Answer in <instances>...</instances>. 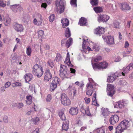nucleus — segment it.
<instances>
[{
	"mask_svg": "<svg viewBox=\"0 0 133 133\" xmlns=\"http://www.w3.org/2000/svg\"><path fill=\"white\" fill-rule=\"evenodd\" d=\"M61 22L62 24V27L64 28L66 26H68L69 25V21L67 18L62 19Z\"/></svg>",
	"mask_w": 133,
	"mask_h": 133,
	"instance_id": "obj_25",
	"label": "nucleus"
},
{
	"mask_svg": "<svg viewBox=\"0 0 133 133\" xmlns=\"http://www.w3.org/2000/svg\"><path fill=\"white\" fill-rule=\"evenodd\" d=\"M118 83L121 86L125 85L127 84V82L125 81L121 80L119 81Z\"/></svg>",
	"mask_w": 133,
	"mask_h": 133,
	"instance_id": "obj_42",
	"label": "nucleus"
},
{
	"mask_svg": "<svg viewBox=\"0 0 133 133\" xmlns=\"http://www.w3.org/2000/svg\"><path fill=\"white\" fill-rule=\"evenodd\" d=\"M11 22V19L9 17L7 18L4 21V24L6 26H8L10 25Z\"/></svg>",
	"mask_w": 133,
	"mask_h": 133,
	"instance_id": "obj_32",
	"label": "nucleus"
},
{
	"mask_svg": "<svg viewBox=\"0 0 133 133\" xmlns=\"http://www.w3.org/2000/svg\"><path fill=\"white\" fill-rule=\"evenodd\" d=\"M92 64L95 70H96L97 69H106L108 65V63L105 62H101L100 63H95L94 64L92 63Z\"/></svg>",
	"mask_w": 133,
	"mask_h": 133,
	"instance_id": "obj_5",
	"label": "nucleus"
},
{
	"mask_svg": "<svg viewBox=\"0 0 133 133\" xmlns=\"http://www.w3.org/2000/svg\"><path fill=\"white\" fill-rule=\"evenodd\" d=\"M90 3L92 5H96L98 4V0H91Z\"/></svg>",
	"mask_w": 133,
	"mask_h": 133,
	"instance_id": "obj_43",
	"label": "nucleus"
},
{
	"mask_svg": "<svg viewBox=\"0 0 133 133\" xmlns=\"http://www.w3.org/2000/svg\"><path fill=\"white\" fill-rule=\"evenodd\" d=\"M86 89H89L93 90L94 89L93 87V84H92L91 83H88L86 86Z\"/></svg>",
	"mask_w": 133,
	"mask_h": 133,
	"instance_id": "obj_31",
	"label": "nucleus"
},
{
	"mask_svg": "<svg viewBox=\"0 0 133 133\" xmlns=\"http://www.w3.org/2000/svg\"><path fill=\"white\" fill-rule=\"evenodd\" d=\"M65 4V2L64 0H56V2L57 8V10L60 14L64 11V5Z\"/></svg>",
	"mask_w": 133,
	"mask_h": 133,
	"instance_id": "obj_3",
	"label": "nucleus"
},
{
	"mask_svg": "<svg viewBox=\"0 0 133 133\" xmlns=\"http://www.w3.org/2000/svg\"><path fill=\"white\" fill-rule=\"evenodd\" d=\"M85 102L87 104H88L90 102V98H88L87 97H85L84 98Z\"/></svg>",
	"mask_w": 133,
	"mask_h": 133,
	"instance_id": "obj_59",
	"label": "nucleus"
},
{
	"mask_svg": "<svg viewBox=\"0 0 133 133\" xmlns=\"http://www.w3.org/2000/svg\"><path fill=\"white\" fill-rule=\"evenodd\" d=\"M102 57L101 56H97L94 59V61L95 62H97L98 61H100L102 59Z\"/></svg>",
	"mask_w": 133,
	"mask_h": 133,
	"instance_id": "obj_53",
	"label": "nucleus"
},
{
	"mask_svg": "<svg viewBox=\"0 0 133 133\" xmlns=\"http://www.w3.org/2000/svg\"><path fill=\"white\" fill-rule=\"evenodd\" d=\"M87 23V20L84 18L81 17L79 21L78 24L81 26H84L86 25Z\"/></svg>",
	"mask_w": 133,
	"mask_h": 133,
	"instance_id": "obj_24",
	"label": "nucleus"
},
{
	"mask_svg": "<svg viewBox=\"0 0 133 133\" xmlns=\"http://www.w3.org/2000/svg\"><path fill=\"white\" fill-rule=\"evenodd\" d=\"M113 25L114 27L115 28H119V23L117 21H115L114 22Z\"/></svg>",
	"mask_w": 133,
	"mask_h": 133,
	"instance_id": "obj_39",
	"label": "nucleus"
},
{
	"mask_svg": "<svg viewBox=\"0 0 133 133\" xmlns=\"http://www.w3.org/2000/svg\"><path fill=\"white\" fill-rule=\"evenodd\" d=\"M68 68L67 66L61 65L59 70L60 76L62 78H68L69 77V75L68 72H67Z\"/></svg>",
	"mask_w": 133,
	"mask_h": 133,
	"instance_id": "obj_2",
	"label": "nucleus"
},
{
	"mask_svg": "<svg viewBox=\"0 0 133 133\" xmlns=\"http://www.w3.org/2000/svg\"><path fill=\"white\" fill-rule=\"evenodd\" d=\"M92 49L96 51H98L99 49V47L97 45H95L93 47Z\"/></svg>",
	"mask_w": 133,
	"mask_h": 133,
	"instance_id": "obj_56",
	"label": "nucleus"
},
{
	"mask_svg": "<svg viewBox=\"0 0 133 133\" xmlns=\"http://www.w3.org/2000/svg\"><path fill=\"white\" fill-rule=\"evenodd\" d=\"M70 4L73 6L76 7L77 6L76 0H71Z\"/></svg>",
	"mask_w": 133,
	"mask_h": 133,
	"instance_id": "obj_45",
	"label": "nucleus"
},
{
	"mask_svg": "<svg viewBox=\"0 0 133 133\" xmlns=\"http://www.w3.org/2000/svg\"><path fill=\"white\" fill-rule=\"evenodd\" d=\"M107 6L108 8H110L111 9H112L113 8V5L111 3H108L107 4Z\"/></svg>",
	"mask_w": 133,
	"mask_h": 133,
	"instance_id": "obj_61",
	"label": "nucleus"
},
{
	"mask_svg": "<svg viewBox=\"0 0 133 133\" xmlns=\"http://www.w3.org/2000/svg\"><path fill=\"white\" fill-rule=\"evenodd\" d=\"M84 112H85L86 114L88 116H90L91 115V114L89 111V108L88 107H87L85 110H84Z\"/></svg>",
	"mask_w": 133,
	"mask_h": 133,
	"instance_id": "obj_49",
	"label": "nucleus"
},
{
	"mask_svg": "<svg viewBox=\"0 0 133 133\" xmlns=\"http://www.w3.org/2000/svg\"><path fill=\"white\" fill-rule=\"evenodd\" d=\"M3 121L5 123H8V117L6 116L4 117L3 119Z\"/></svg>",
	"mask_w": 133,
	"mask_h": 133,
	"instance_id": "obj_58",
	"label": "nucleus"
},
{
	"mask_svg": "<svg viewBox=\"0 0 133 133\" xmlns=\"http://www.w3.org/2000/svg\"><path fill=\"white\" fill-rule=\"evenodd\" d=\"M44 49L46 50H49L50 49V46L47 44H45L44 46Z\"/></svg>",
	"mask_w": 133,
	"mask_h": 133,
	"instance_id": "obj_62",
	"label": "nucleus"
},
{
	"mask_svg": "<svg viewBox=\"0 0 133 133\" xmlns=\"http://www.w3.org/2000/svg\"><path fill=\"white\" fill-rule=\"evenodd\" d=\"M94 9L96 13H100L103 11L102 8L100 7H95L94 8Z\"/></svg>",
	"mask_w": 133,
	"mask_h": 133,
	"instance_id": "obj_36",
	"label": "nucleus"
},
{
	"mask_svg": "<svg viewBox=\"0 0 133 133\" xmlns=\"http://www.w3.org/2000/svg\"><path fill=\"white\" fill-rule=\"evenodd\" d=\"M31 52L32 50L31 48L29 47H28L26 49V53L27 55L28 56H31Z\"/></svg>",
	"mask_w": 133,
	"mask_h": 133,
	"instance_id": "obj_40",
	"label": "nucleus"
},
{
	"mask_svg": "<svg viewBox=\"0 0 133 133\" xmlns=\"http://www.w3.org/2000/svg\"><path fill=\"white\" fill-rule=\"evenodd\" d=\"M10 8L15 12H17L19 11H20L23 10L22 7L18 4H16L11 5Z\"/></svg>",
	"mask_w": 133,
	"mask_h": 133,
	"instance_id": "obj_9",
	"label": "nucleus"
},
{
	"mask_svg": "<svg viewBox=\"0 0 133 133\" xmlns=\"http://www.w3.org/2000/svg\"><path fill=\"white\" fill-rule=\"evenodd\" d=\"M39 121V118L38 117H36L34 119L33 121L34 124H36L38 123Z\"/></svg>",
	"mask_w": 133,
	"mask_h": 133,
	"instance_id": "obj_55",
	"label": "nucleus"
},
{
	"mask_svg": "<svg viewBox=\"0 0 133 133\" xmlns=\"http://www.w3.org/2000/svg\"><path fill=\"white\" fill-rule=\"evenodd\" d=\"M60 98L62 103L64 105H69L70 104V100L65 93L61 94Z\"/></svg>",
	"mask_w": 133,
	"mask_h": 133,
	"instance_id": "obj_4",
	"label": "nucleus"
},
{
	"mask_svg": "<svg viewBox=\"0 0 133 133\" xmlns=\"http://www.w3.org/2000/svg\"><path fill=\"white\" fill-rule=\"evenodd\" d=\"M62 59V57L61 55L59 53H58L56 57L55 60L57 62H59Z\"/></svg>",
	"mask_w": 133,
	"mask_h": 133,
	"instance_id": "obj_41",
	"label": "nucleus"
},
{
	"mask_svg": "<svg viewBox=\"0 0 133 133\" xmlns=\"http://www.w3.org/2000/svg\"><path fill=\"white\" fill-rule=\"evenodd\" d=\"M121 60V58L120 57H119L117 56L116 58L114 61L116 62H119Z\"/></svg>",
	"mask_w": 133,
	"mask_h": 133,
	"instance_id": "obj_64",
	"label": "nucleus"
},
{
	"mask_svg": "<svg viewBox=\"0 0 133 133\" xmlns=\"http://www.w3.org/2000/svg\"><path fill=\"white\" fill-rule=\"evenodd\" d=\"M109 16L105 15H100L98 17V20L99 22L102 21L103 22H106L109 19Z\"/></svg>",
	"mask_w": 133,
	"mask_h": 133,
	"instance_id": "obj_11",
	"label": "nucleus"
},
{
	"mask_svg": "<svg viewBox=\"0 0 133 133\" xmlns=\"http://www.w3.org/2000/svg\"><path fill=\"white\" fill-rule=\"evenodd\" d=\"M24 77L26 82L28 83L32 79L33 75L29 73L25 74Z\"/></svg>",
	"mask_w": 133,
	"mask_h": 133,
	"instance_id": "obj_22",
	"label": "nucleus"
},
{
	"mask_svg": "<svg viewBox=\"0 0 133 133\" xmlns=\"http://www.w3.org/2000/svg\"><path fill=\"white\" fill-rule=\"evenodd\" d=\"M115 92L114 86L111 84H107V92L109 96L112 97Z\"/></svg>",
	"mask_w": 133,
	"mask_h": 133,
	"instance_id": "obj_7",
	"label": "nucleus"
},
{
	"mask_svg": "<svg viewBox=\"0 0 133 133\" xmlns=\"http://www.w3.org/2000/svg\"><path fill=\"white\" fill-rule=\"evenodd\" d=\"M97 133H105V130L104 129L101 128H99L97 129Z\"/></svg>",
	"mask_w": 133,
	"mask_h": 133,
	"instance_id": "obj_46",
	"label": "nucleus"
},
{
	"mask_svg": "<svg viewBox=\"0 0 133 133\" xmlns=\"http://www.w3.org/2000/svg\"><path fill=\"white\" fill-rule=\"evenodd\" d=\"M51 99V97L50 95H48L46 98V101L47 102H49Z\"/></svg>",
	"mask_w": 133,
	"mask_h": 133,
	"instance_id": "obj_57",
	"label": "nucleus"
},
{
	"mask_svg": "<svg viewBox=\"0 0 133 133\" xmlns=\"http://www.w3.org/2000/svg\"><path fill=\"white\" fill-rule=\"evenodd\" d=\"M11 85V83L9 82H7L5 84V88H8Z\"/></svg>",
	"mask_w": 133,
	"mask_h": 133,
	"instance_id": "obj_63",
	"label": "nucleus"
},
{
	"mask_svg": "<svg viewBox=\"0 0 133 133\" xmlns=\"http://www.w3.org/2000/svg\"><path fill=\"white\" fill-rule=\"evenodd\" d=\"M133 68V64L131 63L124 69L123 72H122V75L124 76L125 73L128 72L130 70H132Z\"/></svg>",
	"mask_w": 133,
	"mask_h": 133,
	"instance_id": "obj_15",
	"label": "nucleus"
},
{
	"mask_svg": "<svg viewBox=\"0 0 133 133\" xmlns=\"http://www.w3.org/2000/svg\"><path fill=\"white\" fill-rule=\"evenodd\" d=\"M32 73L38 78H40L43 75V69L41 66H39L38 64H36L34 66Z\"/></svg>",
	"mask_w": 133,
	"mask_h": 133,
	"instance_id": "obj_1",
	"label": "nucleus"
},
{
	"mask_svg": "<svg viewBox=\"0 0 133 133\" xmlns=\"http://www.w3.org/2000/svg\"><path fill=\"white\" fill-rule=\"evenodd\" d=\"M26 102L28 105L32 103V97L31 95H28L26 96Z\"/></svg>",
	"mask_w": 133,
	"mask_h": 133,
	"instance_id": "obj_30",
	"label": "nucleus"
},
{
	"mask_svg": "<svg viewBox=\"0 0 133 133\" xmlns=\"http://www.w3.org/2000/svg\"><path fill=\"white\" fill-rule=\"evenodd\" d=\"M15 30L18 32H21L23 31L24 28L23 25L21 24L16 23L14 26Z\"/></svg>",
	"mask_w": 133,
	"mask_h": 133,
	"instance_id": "obj_13",
	"label": "nucleus"
},
{
	"mask_svg": "<svg viewBox=\"0 0 133 133\" xmlns=\"http://www.w3.org/2000/svg\"><path fill=\"white\" fill-rule=\"evenodd\" d=\"M38 36L39 37H42L44 35V32L42 30H41L38 31Z\"/></svg>",
	"mask_w": 133,
	"mask_h": 133,
	"instance_id": "obj_50",
	"label": "nucleus"
},
{
	"mask_svg": "<svg viewBox=\"0 0 133 133\" xmlns=\"http://www.w3.org/2000/svg\"><path fill=\"white\" fill-rule=\"evenodd\" d=\"M117 72H116L115 74H113L111 76H109V77L107 79L108 82H112L116 78L117 75V77H118L119 75H117Z\"/></svg>",
	"mask_w": 133,
	"mask_h": 133,
	"instance_id": "obj_17",
	"label": "nucleus"
},
{
	"mask_svg": "<svg viewBox=\"0 0 133 133\" xmlns=\"http://www.w3.org/2000/svg\"><path fill=\"white\" fill-rule=\"evenodd\" d=\"M109 114V111L108 109H103L102 110V114L104 117L108 116Z\"/></svg>",
	"mask_w": 133,
	"mask_h": 133,
	"instance_id": "obj_26",
	"label": "nucleus"
},
{
	"mask_svg": "<svg viewBox=\"0 0 133 133\" xmlns=\"http://www.w3.org/2000/svg\"><path fill=\"white\" fill-rule=\"evenodd\" d=\"M78 108H71L70 110L69 113L72 115H76L78 113Z\"/></svg>",
	"mask_w": 133,
	"mask_h": 133,
	"instance_id": "obj_19",
	"label": "nucleus"
},
{
	"mask_svg": "<svg viewBox=\"0 0 133 133\" xmlns=\"http://www.w3.org/2000/svg\"><path fill=\"white\" fill-rule=\"evenodd\" d=\"M119 125L122 127L123 129L124 130L126 129V127L125 126V124L122 122V121L120 123Z\"/></svg>",
	"mask_w": 133,
	"mask_h": 133,
	"instance_id": "obj_54",
	"label": "nucleus"
},
{
	"mask_svg": "<svg viewBox=\"0 0 133 133\" xmlns=\"http://www.w3.org/2000/svg\"><path fill=\"white\" fill-rule=\"evenodd\" d=\"M59 115L60 118L62 120H64L65 119L66 117L65 116L62 111H61L59 112Z\"/></svg>",
	"mask_w": 133,
	"mask_h": 133,
	"instance_id": "obj_34",
	"label": "nucleus"
},
{
	"mask_svg": "<svg viewBox=\"0 0 133 133\" xmlns=\"http://www.w3.org/2000/svg\"><path fill=\"white\" fill-rule=\"evenodd\" d=\"M36 18L38 20H40L41 21H42V17L41 15L39 14H36Z\"/></svg>",
	"mask_w": 133,
	"mask_h": 133,
	"instance_id": "obj_52",
	"label": "nucleus"
},
{
	"mask_svg": "<svg viewBox=\"0 0 133 133\" xmlns=\"http://www.w3.org/2000/svg\"><path fill=\"white\" fill-rule=\"evenodd\" d=\"M72 38H70L69 40L66 41L65 44L66 47L68 48L69 47L70 45L72 44Z\"/></svg>",
	"mask_w": 133,
	"mask_h": 133,
	"instance_id": "obj_33",
	"label": "nucleus"
},
{
	"mask_svg": "<svg viewBox=\"0 0 133 133\" xmlns=\"http://www.w3.org/2000/svg\"><path fill=\"white\" fill-rule=\"evenodd\" d=\"M65 34V37L67 38L71 36L69 28L68 27L66 29Z\"/></svg>",
	"mask_w": 133,
	"mask_h": 133,
	"instance_id": "obj_35",
	"label": "nucleus"
},
{
	"mask_svg": "<svg viewBox=\"0 0 133 133\" xmlns=\"http://www.w3.org/2000/svg\"><path fill=\"white\" fill-rule=\"evenodd\" d=\"M124 102L123 101H120L116 103L114 107L117 108H121L124 107Z\"/></svg>",
	"mask_w": 133,
	"mask_h": 133,
	"instance_id": "obj_21",
	"label": "nucleus"
},
{
	"mask_svg": "<svg viewBox=\"0 0 133 133\" xmlns=\"http://www.w3.org/2000/svg\"><path fill=\"white\" fill-rule=\"evenodd\" d=\"M104 32V29L101 27H99L96 29L94 33L95 34L99 35H100L101 34H103Z\"/></svg>",
	"mask_w": 133,
	"mask_h": 133,
	"instance_id": "obj_16",
	"label": "nucleus"
},
{
	"mask_svg": "<svg viewBox=\"0 0 133 133\" xmlns=\"http://www.w3.org/2000/svg\"><path fill=\"white\" fill-rule=\"evenodd\" d=\"M64 63L66 64L68 66L70 67H72L73 66L71 63L70 59V55L69 52L67 53L66 57Z\"/></svg>",
	"mask_w": 133,
	"mask_h": 133,
	"instance_id": "obj_20",
	"label": "nucleus"
},
{
	"mask_svg": "<svg viewBox=\"0 0 133 133\" xmlns=\"http://www.w3.org/2000/svg\"><path fill=\"white\" fill-rule=\"evenodd\" d=\"M14 104V106H15V105H16V106L17 107V108L19 109H20L22 108L24 106L23 103L22 102H18L17 104L15 103V104Z\"/></svg>",
	"mask_w": 133,
	"mask_h": 133,
	"instance_id": "obj_37",
	"label": "nucleus"
},
{
	"mask_svg": "<svg viewBox=\"0 0 133 133\" xmlns=\"http://www.w3.org/2000/svg\"><path fill=\"white\" fill-rule=\"evenodd\" d=\"M69 121L67 120H66L63 122L62 125V129L66 131H67L69 129Z\"/></svg>",
	"mask_w": 133,
	"mask_h": 133,
	"instance_id": "obj_18",
	"label": "nucleus"
},
{
	"mask_svg": "<svg viewBox=\"0 0 133 133\" xmlns=\"http://www.w3.org/2000/svg\"><path fill=\"white\" fill-rule=\"evenodd\" d=\"M55 15L54 14L50 15L49 17V20L50 22H52L54 20Z\"/></svg>",
	"mask_w": 133,
	"mask_h": 133,
	"instance_id": "obj_44",
	"label": "nucleus"
},
{
	"mask_svg": "<svg viewBox=\"0 0 133 133\" xmlns=\"http://www.w3.org/2000/svg\"><path fill=\"white\" fill-rule=\"evenodd\" d=\"M6 6L5 3H4L2 1H0V6L1 7H4Z\"/></svg>",
	"mask_w": 133,
	"mask_h": 133,
	"instance_id": "obj_60",
	"label": "nucleus"
},
{
	"mask_svg": "<svg viewBox=\"0 0 133 133\" xmlns=\"http://www.w3.org/2000/svg\"><path fill=\"white\" fill-rule=\"evenodd\" d=\"M87 91L86 92V94L89 96H91L93 90L87 89Z\"/></svg>",
	"mask_w": 133,
	"mask_h": 133,
	"instance_id": "obj_48",
	"label": "nucleus"
},
{
	"mask_svg": "<svg viewBox=\"0 0 133 133\" xmlns=\"http://www.w3.org/2000/svg\"><path fill=\"white\" fill-rule=\"evenodd\" d=\"M119 120V117L117 115H114L112 116L109 119L110 123L111 124H114L118 122Z\"/></svg>",
	"mask_w": 133,
	"mask_h": 133,
	"instance_id": "obj_12",
	"label": "nucleus"
},
{
	"mask_svg": "<svg viewBox=\"0 0 133 133\" xmlns=\"http://www.w3.org/2000/svg\"><path fill=\"white\" fill-rule=\"evenodd\" d=\"M33 23L35 25L39 26L41 25L42 21L40 20H38L37 18H34L33 21Z\"/></svg>",
	"mask_w": 133,
	"mask_h": 133,
	"instance_id": "obj_28",
	"label": "nucleus"
},
{
	"mask_svg": "<svg viewBox=\"0 0 133 133\" xmlns=\"http://www.w3.org/2000/svg\"><path fill=\"white\" fill-rule=\"evenodd\" d=\"M44 80L46 82L49 81L52 77V75L49 69L46 70L44 73Z\"/></svg>",
	"mask_w": 133,
	"mask_h": 133,
	"instance_id": "obj_8",
	"label": "nucleus"
},
{
	"mask_svg": "<svg viewBox=\"0 0 133 133\" xmlns=\"http://www.w3.org/2000/svg\"><path fill=\"white\" fill-rule=\"evenodd\" d=\"M60 79L57 77L53 78L51 85H50V90L54 91L57 88V85L59 83Z\"/></svg>",
	"mask_w": 133,
	"mask_h": 133,
	"instance_id": "obj_6",
	"label": "nucleus"
},
{
	"mask_svg": "<svg viewBox=\"0 0 133 133\" xmlns=\"http://www.w3.org/2000/svg\"><path fill=\"white\" fill-rule=\"evenodd\" d=\"M107 40L106 38V37L102 36L103 39L106 41L107 43L109 44H112L114 43V38L111 36H107Z\"/></svg>",
	"mask_w": 133,
	"mask_h": 133,
	"instance_id": "obj_10",
	"label": "nucleus"
},
{
	"mask_svg": "<svg viewBox=\"0 0 133 133\" xmlns=\"http://www.w3.org/2000/svg\"><path fill=\"white\" fill-rule=\"evenodd\" d=\"M92 105H94L95 106H99V104L97 103L96 101V93H95L94 94L93 97L92 98Z\"/></svg>",
	"mask_w": 133,
	"mask_h": 133,
	"instance_id": "obj_27",
	"label": "nucleus"
},
{
	"mask_svg": "<svg viewBox=\"0 0 133 133\" xmlns=\"http://www.w3.org/2000/svg\"><path fill=\"white\" fill-rule=\"evenodd\" d=\"M48 65L51 68H53L54 66V64L53 62L51 60H49L47 62Z\"/></svg>",
	"mask_w": 133,
	"mask_h": 133,
	"instance_id": "obj_51",
	"label": "nucleus"
},
{
	"mask_svg": "<svg viewBox=\"0 0 133 133\" xmlns=\"http://www.w3.org/2000/svg\"><path fill=\"white\" fill-rule=\"evenodd\" d=\"M124 130L123 129L122 127L120 125H119L116 128V133H121Z\"/></svg>",
	"mask_w": 133,
	"mask_h": 133,
	"instance_id": "obj_29",
	"label": "nucleus"
},
{
	"mask_svg": "<svg viewBox=\"0 0 133 133\" xmlns=\"http://www.w3.org/2000/svg\"><path fill=\"white\" fill-rule=\"evenodd\" d=\"M122 122L124 123L126 127V129L130 126L129 122L127 120H124L122 121Z\"/></svg>",
	"mask_w": 133,
	"mask_h": 133,
	"instance_id": "obj_38",
	"label": "nucleus"
},
{
	"mask_svg": "<svg viewBox=\"0 0 133 133\" xmlns=\"http://www.w3.org/2000/svg\"><path fill=\"white\" fill-rule=\"evenodd\" d=\"M119 5L121 9L123 11L125 10H130L131 9L128 5L126 3L123 4L120 3L119 4Z\"/></svg>",
	"mask_w": 133,
	"mask_h": 133,
	"instance_id": "obj_14",
	"label": "nucleus"
},
{
	"mask_svg": "<svg viewBox=\"0 0 133 133\" xmlns=\"http://www.w3.org/2000/svg\"><path fill=\"white\" fill-rule=\"evenodd\" d=\"M12 85L13 87L21 86L22 85L20 83L15 82L12 84Z\"/></svg>",
	"mask_w": 133,
	"mask_h": 133,
	"instance_id": "obj_47",
	"label": "nucleus"
},
{
	"mask_svg": "<svg viewBox=\"0 0 133 133\" xmlns=\"http://www.w3.org/2000/svg\"><path fill=\"white\" fill-rule=\"evenodd\" d=\"M41 2H42V3L41 5V7L44 8H45L47 6L46 3L48 4H49L51 3V0H41Z\"/></svg>",
	"mask_w": 133,
	"mask_h": 133,
	"instance_id": "obj_23",
	"label": "nucleus"
}]
</instances>
